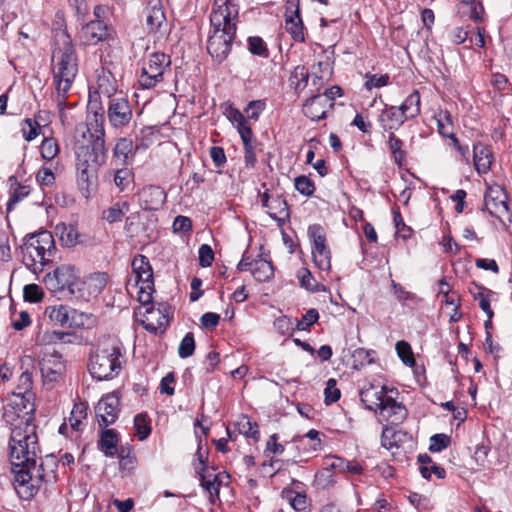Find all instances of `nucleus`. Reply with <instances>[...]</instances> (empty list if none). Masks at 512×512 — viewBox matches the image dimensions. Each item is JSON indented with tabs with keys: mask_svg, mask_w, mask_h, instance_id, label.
I'll return each instance as SVG.
<instances>
[{
	"mask_svg": "<svg viewBox=\"0 0 512 512\" xmlns=\"http://www.w3.org/2000/svg\"><path fill=\"white\" fill-rule=\"evenodd\" d=\"M125 363L124 348L116 337L100 339L90 354L89 371L97 380L112 379Z\"/></svg>",
	"mask_w": 512,
	"mask_h": 512,
	"instance_id": "nucleus-1",
	"label": "nucleus"
},
{
	"mask_svg": "<svg viewBox=\"0 0 512 512\" xmlns=\"http://www.w3.org/2000/svg\"><path fill=\"white\" fill-rule=\"evenodd\" d=\"M52 71L57 105L63 109L68 92L78 72L76 52L67 39L63 42L62 47H57L53 51Z\"/></svg>",
	"mask_w": 512,
	"mask_h": 512,
	"instance_id": "nucleus-2",
	"label": "nucleus"
},
{
	"mask_svg": "<svg viewBox=\"0 0 512 512\" xmlns=\"http://www.w3.org/2000/svg\"><path fill=\"white\" fill-rule=\"evenodd\" d=\"M9 449L10 461L13 466L26 469V467L34 464L39 453L36 426L28 425L11 428Z\"/></svg>",
	"mask_w": 512,
	"mask_h": 512,
	"instance_id": "nucleus-3",
	"label": "nucleus"
},
{
	"mask_svg": "<svg viewBox=\"0 0 512 512\" xmlns=\"http://www.w3.org/2000/svg\"><path fill=\"white\" fill-rule=\"evenodd\" d=\"M55 250L51 232L42 230L27 237L22 246L24 264L34 272L42 271L45 264L51 261Z\"/></svg>",
	"mask_w": 512,
	"mask_h": 512,
	"instance_id": "nucleus-4",
	"label": "nucleus"
},
{
	"mask_svg": "<svg viewBox=\"0 0 512 512\" xmlns=\"http://www.w3.org/2000/svg\"><path fill=\"white\" fill-rule=\"evenodd\" d=\"M133 275L127 281L129 292L137 294L140 304H149L154 292L153 270L149 260L144 255H137L132 261Z\"/></svg>",
	"mask_w": 512,
	"mask_h": 512,
	"instance_id": "nucleus-5",
	"label": "nucleus"
},
{
	"mask_svg": "<svg viewBox=\"0 0 512 512\" xmlns=\"http://www.w3.org/2000/svg\"><path fill=\"white\" fill-rule=\"evenodd\" d=\"M33 394L31 392L12 393L7 398V404L4 406L3 418L12 428L17 426L34 425Z\"/></svg>",
	"mask_w": 512,
	"mask_h": 512,
	"instance_id": "nucleus-6",
	"label": "nucleus"
},
{
	"mask_svg": "<svg viewBox=\"0 0 512 512\" xmlns=\"http://www.w3.org/2000/svg\"><path fill=\"white\" fill-rule=\"evenodd\" d=\"M56 463L53 459H47L41 462L39 466L36 462L26 469H19L16 472L15 480L20 486H27L30 488V494H33L34 489L39 488L43 484H53L56 481L55 473Z\"/></svg>",
	"mask_w": 512,
	"mask_h": 512,
	"instance_id": "nucleus-7",
	"label": "nucleus"
},
{
	"mask_svg": "<svg viewBox=\"0 0 512 512\" xmlns=\"http://www.w3.org/2000/svg\"><path fill=\"white\" fill-rule=\"evenodd\" d=\"M170 57L164 53H152L143 61L138 75V85L142 89H151L163 81L165 73L170 69Z\"/></svg>",
	"mask_w": 512,
	"mask_h": 512,
	"instance_id": "nucleus-8",
	"label": "nucleus"
},
{
	"mask_svg": "<svg viewBox=\"0 0 512 512\" xmlns=\"http://www.w3.org/2000/svg\"><path fill=\"white\" fill-rule=\"evenodd\" d=\"M239 5L236 0H214L210 13L211 28L236 32Z\"/></svg>",
	"mask_w": 512,
	"mask_h": 512,
	"instance_id": "nucleus-9",
	"label": "nucleus"
},
{
	"mask_svg": "<svg viewBox=\"0 0 512 512\" xmlns=\"http://www.w3.org/2000/svg\"><path fill=\"white\" fill-rule=\"evenodd\" d=\"M39 367L43 383L48 388L54 387L62 379L66 371L62 355L50 348L42 352L39 359Z\"/></svg>",
	"mask_w": 512,
	"mask_h": 512,
	"instance_id": "nucleus-10",
	"label": "nucleus"
},
{
	"mask_svg": "<svg viewBox=\"0 0 512 512\" xmlns=\"http://www.w3.org/2000/svg\"><path fill=\"white\" fill-rule=\"evenodd\" d=\"M107 118L110 126L122 131L127 128L133 119L132 107L123 94L111 98L107 104Z\"/></svg>",
	"mask_w": 512,
	"mask_h": 512,
	"instance_id": "nucleus-11",
	"label": "nucleus"
},
{
	"mask_svg": "<svg viewBox=\"0 0 512 512\" xmlns=\"http://www.w3.org/2000/svg\"><path fill=\"white\" fill-rule=\"evenodd\" d=\"M308 235L312 242V257L315 265L323 271L331 268V252L326 245V233L322 226L311 225L308 228Z\"/></svg>",
	"mask_w": 512,
	"mask_h": 512,
	"instance_id": "nucleus-12",
	"label": "nucleus"
},
{
	"mask_svg": "<svg viewBox=\"0 0 512 512\" xmlns=\"http://www.w3.org/2000/svg\"><path fill=\"white\" fill-rule=\"evenodd\" d=\"M485 207L503 225L512 221V213L508 207L507 195L500 186L489 187L485 194Z\"/></svg>",
	"mask_w": 512,
	"mask_h": 512,
	"instance_id": "nucleus-13",
	"label": "nucleus"
},
{
	"mask_svg": "<svg viewBox=\"0 0 512 512\" xmlns=\"http://www.w3.org/2000/svg\"><path fill=\"white\" fill-rule=\"evenodd\" d=\"M145 28L148 34L156 39L168 33V23L164 13L162 0H149L145 10Z\"/></svg>",
	"mask_w": 512,
	"mask_h": 512,
	"instance_id": "nucleus-14",
	"label": "nucleus"
},
{
	"mask_svg": "<svg viewBox=\"0 0 512 512\" xmlns=\"http://www.w3.org/2000/svg\"><path fill=\"white\" fill-rule=\"evenodd\" d=\"M236 32L211 28L207 41V51L218 63L224 61L231 51Z\"/></svg>",
	"mask_w": 512,
	"mask_h": 512,
	"instance_id": "nucleus-15",
	"label": "nucleus"
},
{
	"mask_svg": "<svg viewBox=\"0 0 512 512\" xmlns=\"http://www.w3.org/2000/svg\"><path fill=\"white\" fill-rule=\"evenodd\" d=\"M398 394V390L395 388L388 391V396L384 398L379 410L375 411L380 420L392 425H398L406 419L408 412L406 407L397 401Z\"/></svg>",
	"mask_w": 512,
	"mask_h": 512,
	"instance_id": "nucleus-16",
	"label": "nucleus"
},
{
	"mask_svg": "<svg viewBox=\"0 0 512 512\" xmlns=\"http://www.w3.org/2000/svg\"><path fill=\"white\" fill-rule=\"evenodd\" d=\"M140 316V322L143 327L152 333H163L169 324V318L166 309L155 308L151 301L149 304H141L136 312Z\"/></svg>",
	"mask_w": 512,
	"mask_h": 512,
	"instance_id": "nucleus-17",
	"label": "nucleus"
},
{
	"mask_svg": "<svg viewBox=\"0 0 512 512\" xmlns=\"http://www.w3.org/2000/svg\"><path fill=\"white\" fill-rule=\"evenodd\" d=\"M91 145L80 146L76 152L78 162L101 166L106 159L105 131L101 128Z\"/></svg>",
	"mask_w": 512,
	"mask_h": 512,
	"instance_id": "nucleus-18",
	"label": "nucleus"
},
{
	"mask_svg": "<svg viewBox=\"0 0 512 512\" xmlns=\"http://www.w3.org/2000/svg\"><path fill=\"white\" fill-rule=\"evenodd\" d=\"M120 401L116 393L103 396L96 406V415L100 426L113 424L118 418Z\"/></svg>",
	"mask_w": 512,
	"mask_h": 512,
	"instance_id": "nucleus-19",
	"label": "nucleus"
},
{
	"mask_svg": "<svg viewBox=\"0 0 512 512\" xmlns=\"http://www.w3.org/2000/svg\"><path fill=\"white\" fill-rule=\"evenodd\" d=\"M391 389L386 385L368 382L360 390V400L368 410L378 411Z\"/></svg>",
	"mask_w": 512,
	"mask_h": 512,
	"instance_id": "nucleus-20",
	"label": "nucleus"
},
{
	"mask_svg": "<svg viewBox=\"0 0 512 512\" xmlns=\"http://www.w3.org/2000/svg\"><path fill=\"white\" fill-rule=\"evenodd\" d=\"M285 29L294 41L304 42V27L300 16L298 0H289L285 12Z\"/></svg>",
	"mask_w": 512,
	"mask_h": 512,
	"instance_id": "nucleus-21",
	"label": "nucleus"
},
{
	"mask_svg": "<svg viewBox=\"0 0 512 512\" xmlns=\"http://www.w3.org/2000/svg\"><path fill=\"white\" fill-rule=\"evenodd\" d=\"M77 280V273L73 266L62 265L58 267L54 273L49 274L46 278V284L53 291L70 289Z\"/></svg>",
	"mask_w": 512,
	"mask_h": 512,
	"instance_id": "nucleus-22",
	"label": "nucleus"
},
{
	"mask_svg": "<svg viewBox=\"0 0 512 512\" xmlns=\"http://www.w3.org/2000/svg\"><path fill=\"white\" fill-rule=\"evenodd\" d=\"M139 202L143 209L156 211L166 202V193L159 186H145L139 193Z\"/></svg>",
	"mask_w": 512,
	"mask_h": 512,
	"instance_id": "nucleus-23",
	"label": "nucleus"
},
{
	"mask_svg": "<svg viewBox=\"0 0 512 512\" xmlns=\"http://www.w3.org/2000/svg\"><path fill=\"white\" fill-rule=\"evenodd\" d=\"M196 472L200 476L201 486L210 494L211 501L219 496V489L222 485H228L230 476L226 472L215 474L213 471L201 473L196 467Z\"/></svg>",
	"mask_w": 512,
	"mask_h": 512,
	"instance_id": "nucleus-24",
	"label": "nucleus"
},
{
	"mask_svg": "<svg viewBox=\"0 0 512 512\" xmlns=\"http://www.w3.org/2000/svg\"><path fill=\"white\" fill-rule=\"evenodd\" d=\"M108 37V28L101 20L90 21L80 31L79 38L84 45H95Z\"/></svg>",
	"mask_w": 512,
	"mask_h": 512,
	"instance_id": "nucleus-25",
	"label": "nucleus"
},
{
	"mask_svg": "<svg viewBox=\"0 0 512 512\" xmlns=\"http://www.w3.org/2000/svg\"><path fill=\"white\" fill-rule=\"evenodd\" d=\"M332 108L333 104H330L326 97L316 94L306 100L303 105V112L312 121H319L326 118L328 111Z\"/></svg>",
	"mask_w": 512,
	"mask_h": 512,
	"instance_id": "nucleus-26",
	"label": "nucleus"
},
{
	"mask_svg": "<svg viewBox=\"0 0 512 512\" xmlns=\"http://www.w3.org/2000/svg\"><path fill=\"white\" fill-rule=\"evenodd\" d=\"M406 121L407 119L398 106L385 105L378 116L380 127L389 133H394V131L398 130Z\"/></svg>",
	"mask_w": 512,
	"mask_h": 512,
	"instance_id": "nucleus-27",
	"label": "nucleus"
},
{
	"mask_svg": "<svg viewBox=\"0 0 512 512\" xmlns=\"http://www.w3.org/2000/svg\"><path fill=\"white\" fill-rule=\"evenodd\" d=\"M473 152L476 171L479 174H486L490 170L493 161L491 149L482 143H477L473 146Z\"/></svg>",
	"mask_w": 512,
	"mask_h": 512,
	"instance_id": "nucleus-28",
	"label": "nucleus"
},
{
	"mask_svg": "<svg viewBox=\"0 0 512 512\" xmlns=\"http://www.w3.org/2000/svg\"><path fill=\"white\" fill-rule=\"evenodd\" d=\"M95 93L106 97L108 101L118 94H123L117 91L116 80L110 72H103L98 76Z\"/></svg>",
	"mask_w": 512,
	"mask_h": 512,
	"instance_id": "nucleus-29",
	"label": "nucleus"
},
{
	"mask_svg": "<svg viewBox=\"0 0 512 512\" xmlns=\"http://www.w3.org/2000/svg\"><path fill=\"white\" fill-rule=\"evenodd\" d=\"M55 233L61 243L67 247H73L80 242L81 234L74 224L58 223L55 226Z\"/></svg>",
	"mask_w": 512,
	"mask_h": 512,
	"instance_id": "nucleus-30",
	"label": "nucleus"
},
{
	"mask_svg": "<svg viewBox=\"0 0 512 512\" xmlns=\"http://www.w3.org/2000/svg\"><path fill=\"white\" fill-rule=\"evenodd\" d=\"M113 157L120 161L121 164L127 166L134 158V144L132 139L121 137L117 140L113 149Z\"/></svg>",
	"mask_w": 512,
	"mask_h": 512,
	"instance_id": "nucleus-31",
	"label": "nucleus"
},
{
	"mask_svg": "<svg viewBox=\"0 0 512 512\" xmlns=\"http://www.w3.org/2000/svg\"><path fill=\"white\" fill-rule=\"evenodd\" d=\"M49 318L61 326L72 327L76 311L65 305L53 306L47 309Z\"/></svg>",
	"mask_w": 512,
	"mask_h": 512,
	"instance_id": "nucleus-32",
	"label": "nucleus"
},
{
	"mask_svg": "<svg viewBox=\"0 0 512 512\" xmlns=\"http://www.w3.org/2000/svg\"><path fill=\"white\" fill-rule=\"evenodd\" d=\"M398 108L407 120L416 118L421 112V97L419 91L414 90Z\"/></svg>",
	"mask_w": 512,
	"mask_h": 512,
	"instance_id": "nucleus-33",
	"label": "nucleus"
},
{
	"mask_svg": "<svg viewBox=\"0 0 512 512\" xmlns=\"http://www.w3.org/2000/svg\"><path fill=\"white\" fill-rule=\"evenodd\" d=\"M226 117L237 129L241 138H248L249 135H253L251 127L247 124L244 115L236 108L230 106L226 109Z\"/></svg>",
	"mask_w": 512,
	"mask_h": 512,
	"instance_id": "nucleus-34",
	"label": "nucleus"
},
{
	"mask_svg": "<svg viewBox=\"0 0 512 512\" xmlns=\"http://www.w3.org/2000/svg\"><path fill=\"white\" fill-rule=\"evenodd\" d=\"M78 183L82 188L88 189L97 176L98 166L95 164L76 162Z\"/></svg>",
	"mask_w": 512,
	"mask_h": 512,
	"instance_id": "nucleus-35",
	"label": "nucleus"
},
{
	"mask_svg": "<svg viewBox=\"0 0 512 512\" xmlns=\"http://www.w3.org/2000/svg\"><path fill=\"white\" fill-rule=\"evenodd\" d=\"M106 283L107 277L105 273H94L84 280L83 289L86 290L90 296H97L105 288Z\"/></svg>",
	"mask_w": 512,
	"mask_h": 512,
	"instance_id": "nucleus-36",
	"label": "nucleus"
},
{
	"mask_svg": "<svg viewBox=\"0 0 512 512\" xmlns=\"http://www.w3.org/2000/svg\"><path fill=\"white\" fill-rule=\"evenodd\" d=\"M259 282L268 281L273 276V266L267 260L259 258L255 260L253 266L248 270Z\"/></svg>",
	"mask_w": 512,
	"mask_h": 512,
	"instance_id": "nucleus-37",
	"label": "nucleus"
},
{
	"mask_svg": "<svg viewBox=\"0 0 512 512\" xmlns=\"http://www.w3.org/2000/svg\"><path fill=\"white\" fill-rule=\"evenodd\" d=\"M99 445L104 454L108 457L114 456L117 452L118 437L114 430L107 429L102 432Z\"/></svg>",
	"mask_w": 512,
	"mask_h": 512,
	"instance_id": "nucleus-38",
	"label": "nucleus"
},
{
	"mask_svg": "<svg viewBox=\"0 0 512 512\" xmlns=\"http://www.w3.org/2000/svg\"><path fill=\"white\" fill-rule=\"evenodd\" d=\"M270 217L277 220H284L289 216L288 205L286 200L277 196L272 198L270 206L267 207Z\"/></svg>",
	"mask_w": 512,
	"mask_h": 512,
	"instance_id": "nucleus-39",
	"label": "nucleus"
},
{
	"mask_svg": "<svg viewBox=\"0 0 512 512\" xmlns=\"http://www.w3.org/2000/svg\"><path fill=\"white\" fill-rule=\"evenodd\" d=\"M240 434L251 437L254 440L259 438V430L256 422H253L248 416L242 415L235 424Z\"/></svg>",
	"mask_w": 512,
	"mask_h": 512,
	"instance_id": "nucleus-40",
	"label": "nucleus"
},
{
	"mask_svg": "<svg viewBox=\"0 0 512 512\" xmlns=\"http://www.w3.org/2000/svg\"><path fill=\"white\" fill-rule=\"evenodd\" d=\"M87 409L88 406L83 403H75L69 417V424L72 427V429L79 431L81 429V426L83 424V421L87 417Z\"/></svg>",
	"mask_w": 512,
	"mask_h": 512,
	"instance_id": "nucleus-41",
	"label": "nucleus"
},
{
	"mask_svg": "<svg viewBox=\"0 0 512 512\" xmlns=\"http://www.w3.org/2000/svg\"><path fill=\"white\" fill-rule=\"evenodd\" d=\"M438 131L443 137L453 139L455 137L452 118L448 111H440L436 115Z\"/></svg>",
	"mask_w": 512,
	"mask_h": 512,
	"instance_id": "nucleus-42",
	"label": "nucleus"
},
{
	"mask_svg": "<svg viewBox=\"0 0 512 512\" xmlns=\"http://www.w3.org/2000/svg\"><path fill=\"white\" fill-rule=\"evenodd\" d=\"M128 211L129 205L126 202H118L103 212V219L108 223L119 222Z\"/></svg>",
	"mask_w": 512,
	"mask_h": 512,
	"instance_id": "nucleus-43",
	"label": "nucleus"
},
{
	"mask_svg": "<svg viewBox=\"0 0 512 512\" xmlns=\"http://www.w3.org/2000/svg\"><path fill=\"white\" fill-rule=\"evenodd\" d=\"M21 368L23 369V372L20 376L21 383L26 386L30 387L32 383V372L31 370L34 369L35 366V360L34 357L30 355H24L20 359Z\"/></svg>",
	"mask_w": 512,
	"mask_h": 512,
	"instance_id": "nucleus-44",
	"label": "nucleus"
},
{
	"mask_svg": "<svg viewBox=\"0 0 512 512\" xmlns=\"http://www.w3.org/2000/svg\"><path fill=\"white\" fill-rule=\"evenodd\" d=\"M388 147L392 153V156L395 160V162L399 165L404 161L405 159V152L402 149L403 147V141L399 138H397L394 133H389L388 137Z\"/></svg>",
	"mask_w": 512,
	"mask_h": 512,
	"instance_id": "nucleus-45",
	"label": "nucleus"
},
{
	"mask_svg": "<svg viewBox=\"0 0 512 512\" xmlns=\"http://www.w3.org/2000/svg\"><path fill=\"white\" fill-rule=\"evenodd\" d=\"M133 181V173L127 167L117 169L114 173V184L120 190H126Z\"/></svg>",
	"mask_w": 512,
	"mask_h": 512,
	"instance_id": "nucleus-46",
	"label": "nucleus"
},
{
	"mask_svg": "<svg viewBox=\"0 0 512 512\" xmlns=\"http://www.w3.org/2000/svg\"><path fill=\"white\" fill-rule=\"evenodd\" d=\"M335 482V473L331 471V468H322L315 475V483L319 488H328L334 485Z\"/></svg>",
	"mask_w": 512,
	"mask_h": 512,
	"instance_id": "nucleus-47",
	"label": "nucleus"
},
{
	"mask_svg": "<svg viewBox=\"0 0 512 512\" xmlns=\"http://www.w3.org/2000/svg\"><path fill=\"white\" fill-rule=\"evenodd\" d=\"M66 336V333L60 331H45L38 336L37 343L45 346L63 343Z\"/></svg>",
	"mask_w": 512,
	"mask_h": 512,
	"instance_id": "nucleus-48",
	"label": "nucleus"
},
{
	"mask_svg": "<svg viewBox=\"0 0 512 512\" xmlns=\"http://www.w3.org/2000/svg\"><path fill=\"white\" fill-rule=\"evenodd\" d=\"M40 152L43 159H54L59 153V146L56 140L53 138H45L41 143Z\"/></svg>",
	"mask_w": 512,
	"mask_h": 512,
	"instance_id": "nucleus-49",
	"label": "nucleus"
},
{
	"mask_svg": "<svg viewBox=\"0 0 512 512\" xmlns=\"http://www.w3.org/2000/svg\"><path fill=\"white\" fill-rule=\"evenodd\" d=\"M41 127L36 120L25 119L22 123V134L26 141L34 140L40 134Z\"/></svg>",
	"mask_w": 512,
	"mask_h": 512,
	"instance_id": "nucleus-50",
	"label": "nucleus"
},
{
	"mask_svg": "<svg viewBox=\"0 0 512 512\" xmlns=\"http://www.w3.org/2000/svg\"><path fill=\"white\" fill-rule=\"evenodd\" d=\"M134 428L140 440L146 439L151 432L147 416L144 414L136 415L134 418Z\"/></svg>",
	"mask_w": 512,
	"mask_h": 512,
	"instance_id": "nucleus-51",
	"label": "nucleus"
},
{
	"mask_svg": "<svg viewBox=\"0 0 512 512\" xmlns=\"http://www.w3.org/2000/svg\"><path fill=\"white\" fill-rule=\"evenodd\" d=\"M319 319V313L316 309H309L300 320L296 321V329L299 331L308 330Z\"/></svg>",
	"mask_w": 512,
	"mask_h": 512,
	"instance_id": "nucleus-52",
	"label": "nucleus"
},
{
	"mask_svg": "<svg viewBox=\"0 0 512 512\" xmlns=\"http://www.w3.org/2000/svg\"><path fill=\"white\" fill-rule=\"evenodd\" d=\"M248 49L252 54L257 56L268 57L269 55L265 42L262 38L257 36L248 38Z\"/></svg>",
	"mask_w": 512,
	"mask_h": 512,
	"instance_id": "nucleus-53",
	"label": "nucleus"
},
{
	"mask_svg": "<svg viewBox=\"0 0 512 512\" xmlns=\"http://www.w3.org/2000/svg\"><path fill=\"white\" fill-rule=\"evenodd\" d=\"M389 83V75L388 74H382V75H376V74H365V88L368 90H371L373 88H381L386 86Z\"/></svg>",
	"mask_w": 512,
	"mask_h": 512,
	"instance_id": "nucleus-54",
	"label": "nucleus"
},
{
	"mask_svg": "<svg viewBox=\"0 0 512 512\" xmlns=\"http://www.w3.org/2000/svg\"><path fill=\"white\" fill-rule=\"evenodd\" d=\"M195 350V341L192 333H187L182 339L179 348L178 354L181 358L190 357Z\"/></svg>",
	"mask_w": 512,
	"mask_h": 512,
	"instance_id": "nucleus-55",
	"label": "nucleus"
},
{
	"mask_svg": "<svg viewBox=\"0 0 512 512\" xmlns=\"http://www.w3.org/2000/svg\"><path fill=\"white\" fill-rule=\"evenodd\" d=\"M396 351L398 356L401 358L403 363L407 366H413L415 364V360L413 358L411 347L405 341H399L396 344Z\"/></svg>",
	"mask_w": 512,
	"mask_h": 512,
	"instance_id": "nucleus-56",
	"label": "nucleus"
},
{
	"mask_svg": "<svg viewBox=\"0 0 512 512\" xmlns=\"http://www.w3.org/2000/svg\"><path fill=\"white\" fill-rule=\"evenodd\" d=\"M475 298L479 300L480 308L488 316V320L485 323V326L488 327V325L490 324V321H491V319L493 317V311H492V309L490 307V301H489L488 296H487V291L484 288L479 287V292L477 293V295H475Z\"/></svg>",
	"mask_w": 512,
	"mask_h": 512,
	"instance_id": "nucleus-57",
	"label": "nucleus"
},
{
	"mask_svg": "<svg viewBox=\"0 0 512 512\" xmlns=\"http://www.w3.org/2000/svg\"><path fill=\"white\" fill-rule=\"evenodd\" d=\"M294 185L295 189L305 196L312 195L315 189L313 182L304 175L296 177Z\"/></svg>",
	"mask_w": 512,
	"mask_h": 512,
	"instance_id": "nucleus-58",
	"label": "nucleus"
},
{
	"mask_svg": "<svg viewBox=\"0 0 512 512\" xmlns=\"http://www.w3.org/2000/svg\"><path fill=\"white\" fill-rule=\"evenodd\" d=\"M30 193V187L27 185H21L17 184L11 193V197L9 199V202L7 204V209L10 210L12 208V205L18 203L22 199H24L26 196H28Z\"/></svg>",
	"mask_w": 512,
	"mask_h": 512,
	"instance_id": "nucleus-59",
	"label": "nucleus"
},
{
	"mask_svg": "<svg viewBox=\"0 0 512 512\" xmlns=\"http://www.w3.org/2000/svg\"><path fill=\"white\" fill-rule=\"evenodd\" d=\"M301 286L312 292L319 291L318 284L308 269H301L298 272Z\"/></svg>",
	"mask_w": 512,
	"mask_h": 512,
	"instance_id": "nucleus-60",
	"label": "nucleus"
},
{
	"mask_svg": "<svg viewBox=\"0 0 512 512\" xmlns=\"http://www.w3.org/2000/svg\"><path fill=\"white\" fill-rule=\"evenodd\" d=\"M23 293H24V299L29 302H38L44 296L42 288L40 286H38L37 284L26 285L24 287Z\"/></svg>",
	"mask_w": 512,
	"mask_h": 512,
	"instance_id": "nucleus-61",
	"label": "nucleus"
},
{
	"mask_svg": "<svg viewBox=\"0 0 512 512\" xmlns=\"http://www.w3.org/2000/svg\"><path fill=\"white\" fill-rule=\"evenodd\" d=\"M450 438L445 434H435L430 438L429 450L431 452H440L448 447Z\"/></svg>",
	"mask_w": 512,
	"mask_h": 512,
	"instance_id": "nucleus-62",
	"label": "nucleus"
},
{
	"mask_svg": "<svg viewBox=\"0 0 512 512\" xmlns=\"http://www.w3.org/2000/svg\"><path fill=\"white\" fill-rule=\"evenodd\" d=\"M326 404H331L339 400L340 390L336 386V380L329 379L324 390Z\"/></svg>",
	"mask_w": 512,
	"mask_h": 512,
	"instance_id": "nucleus-63",
	"label": "nucleus"
},
{
	"mask_svg": "<svg viewBox=\"0 0 512 512\" xmlns=\"http://www.w3.org/2000/svg\"><path fill=\"white\" fill-rule=\"evenodd\" d=\"M198 254H199L200 266H202V267L211 266V264L214 260V252L209 245H207V244L201 245L199 248Z\"/></svg>",
	"mask_w": 512,
	"mask_h": 512,
	"instance_id": "nucleus-64",
	"label": "nucleus"
}]
</instances>
